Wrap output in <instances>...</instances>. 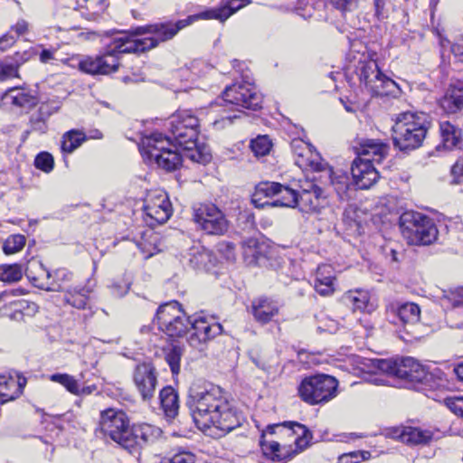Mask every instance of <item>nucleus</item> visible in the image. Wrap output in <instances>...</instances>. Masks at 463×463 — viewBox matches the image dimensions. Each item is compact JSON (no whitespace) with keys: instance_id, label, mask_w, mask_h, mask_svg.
Wrapping results in <instances>:
<instances>
[{"instance_id":"nucleus-1","label":"nucleus","mask_w":463,"mask_h":463,"mask_svg":"<svg viewBox=\"0 0 463 463\" xmlns=\"http://www.w3.org/2000/svg\"><path fill=\"white\" fill-rule=\"evenodd\" d=\"M187 406L196 426L210 435L223 436L241 426V416L222 389L196 380L189 388Z\"/></svg>"},{"instance_id":"nucleus-2","label":"nucleus","mask_w":463,"mask_h":463,"mask_svg":"<svg viewBox=\"0 0 463 463\" xmlns=\"http://www.w3.org/2000/svg\"><path fill=\"white\" fill-rule=\"evenodd\" d=\"M102 51L94 56L83 57L78 64L79 70L91 76H108L118 71L120 55L132 53L123 31L109 30L103 33Z\"/></svg>"},{"instance_id":"nucleus-3","label":"nucleus","mask_w":463,"mask_h":463,"mask_svg":"<svg viewBox=\"0 0 463 463\" xmlns=\"http://www.w3.org/2000/svg\"><path fill=\"white\" fill-rule=\"evenodd\" d=\"M345 74L351 86H364L372 96L396 97L401 93L399 85L382 72L376 61L360 59L348 65Z\"/></svg>"},{"instance_id":"nucleus-4","label":"nucleus","mask_w":463,"mask_h":463,"mask_svg":"<svg viewBox=\"0 0 463 463\" xmlns=\"http://www.w3.org/2000/svg\"><path fill=\"white\" fill-rule=\"evenodd\" d=\"M431 125V118L426 113H400L392 127L394 147L405 153L420 147Z\"/></svg>"},{"instance_id":"nucleus-5","label":"nucleus","mask_w":463,"mask_h":463,"mask_svg":"<svg viewBox=\"0 0 463 463\" xmlns=\"http://www.w3.org/2000/svg\"><path fill=\"white\" fill-rule=\"evenodd\" d=\"M188 24L186 20L175 23H156L145 26H137L133 30L123 31L127 36V43L132 53L145 52L159 43L166 42L175 37L177 33Z\"/></svg>"},{"instance_id":"nucleus-6","label":"nucleus","mask_w":463,"mask_h":463,"mask_svg":"<svg viewBox=\"0 0 463 463\" xmlns=\"http://www.w3.org/2000/svg\"><path fill=\"white\" fill-rule=\"evenodd\" d=\"M364 364L369 372L383 373L397 379L405 380L411 383L428 384L433 376L428 369L412 357H402L396 360L368 359Z\"/></svg>"},{"instance_id":"nucleus-7","label":"nucleus","mask_w":463,"mask_h":463,"mask_svg":"<svg viewBox=\"0 0 463 463\" xmlns=\"http://www.w3.org/2000/svg\"><path fill=\"white\" fill-rule=\"evenodd\" d=\"M162 133H152L142 140L141 153L144 158L165 172L177 170L183 164V156Z\"/></svg>"},{"instance_id":"nucleus-8","label":"nucleus","mask_w":463,"mask_h":463,"mask_svg":"<svg viewBox=\"0 0 463 463\" xmlns=\"http://www.w3.org/2000/svg\"><path fill=\"white\" fill-rule=\"evenodd\" d=\"M278 430L279 432L287 430L289 432V435L296 436L294 442L301 449L308 445L312 438L310 430L305 425L297 421H284L282 423L268 425L263 431L260 442L264 454L270 457L272 460L280 461L291 458V454L288 453L286 447H281L277 441H267L264 439L266 434H274Z\"/></svg>"},{"instance_id":"nucleus-9","label":"nucleus","mask_w":463,"mask_h":463,"mask_svg":"<svg viewBox=\"0 0 463 463\" xmlns=\"http://www.w3.org/2000/svg\"><path fill=\"white\" fill-rule=\"evenodd\" d=\"M399 226L403 238L411 245H430L438 238V229L433 220L418 212L402 213Z\"/></svg>"},{"instance_id":"nucleus-10","label":"nucleus","mask_w":463,"mask_h":463,"mask_svg":"<svg viewBox=\"0 0 463 463\" xmlns=\"http://www.w3.org/2000/svg\"><path fill=\"white\" fill-rule=\"evenodd\" d=\"M165 127L169 136H164L169 138L175 146H187L192 144L195 146V141L199 135V119L190 110H177L172 114Z\"/></svg>"},{"instance_id":"nucleus-11","label":"nucleus","mask_w":463,"mask_h":463,"mask_svg":"<svg viewBox=\"0 0 463 463\" xmlns=\"http://www.w3.org/2000/svg\"><path fill=\"white\" fill-rule=\"evenodd\" d=\"M338 383L335 377L317 374L306 377L298 386L300 398L309 404L327 402L336 395Z\"/></svg>"},{"instance_id":"nucleus-12","label":"nucleus","mask_w":463,"mask_h":463,"mask_svg":"<svg viewBox=\"0 0 463 463\" xmlns=\"http://www.w3.org/2000/svg\"><path fill=\"white\" fill-rule=\"evenodd\" d=\"M194 221L209 235H224L230 222L224 213L213 203H201L194 210Z\"/></svg>"},{"instance_id":"nucleus-13","label":"nucleus","mask_w":463,"mask_h":463,"mask_svg":"<svg viewBox=\"0 0 463 463\" xmlns=\"http://www.w3.org/2000/svg\"><path fill=\"white\" fill-rule=\"evenodd\" d=\"M222 98L225 106L232 105L251 110L261 109L263 99L256 87L249 81L227 86L222 93Z\"/></svg>"},{"instance_id":"nucleus-14","label":"nucleus","mask_w":463,"mask_h":463,"mask_svg":"<svg viewBox=\"0 0 463 463\" xmlns=\"http://www.w3.org/2000/svg\"><path fill=\"white\" fill-rule=\"evenodd\" d=\"M99 426L104 435L109 436L124 448L131 428L129 427V420L123 411L113 409L102 411Z\"/></svg>"},{"instance_id":"nucleus-15","label":"nucleus","mask_w":463,"mask_h":463,"mask_svg":"<svg viewBox=\"0 0 463 463\" xmlns=\"http://www.w3.org/2000/svg\"><path fill=\"white\" fill-rule=\"evenodd\" d=\"M387 327L405 342L420 339L436 330L433 325L423 320H389Z\"/></svg>"},{"instance_id":"nucleus-16","label":"nucleus","mask_w":463,"mask_h":463,"mask_svg":"<svg viewBox=\"0 0 463 463\" xmlns=\"http://www.w3.org/2000/svg\"><path fill=\"white\" fill-rule=\"evenodd\" d=\"M134 383L144 401H150L157 385L156 368L150 363H143L136 366L133 373Z\"/></svg>"},{"instance_id":"nucleus-17","label":"nucleus","mask_w":463,"mask_h":463,"mask_svg":"<svg viewBox=\"0 0 463 463\" xmlns=\"http://www.w3.org/2000/svg\"><path fill=\"white\" fill-rule=\"evenodd\" d=\"M29 281L36 288L47 291H59L61 286L55 281H51L52 274L46 269L42 261L32 258L24 270Z\"/></svg>"},{"instance_id":"nucleus-18","label":"nucleus","mask_w":463,"mask_h":463,"mask_svg":"<svg viewBox=\"0 0 463 463\" xmlns=\"http://www.w3.org/2000/svg\"><path fill=\"white\" fill-rule=\"evenodd\" d=\"M351 173L354 185L358 189H368L376 183L379 173L370 162V159L357 157L353 161Z\"/></svg>"},{"instance_id":"nucleus-19","label":"nucleus","mask_w":463,"mask_h":463,"mask_svg":"<svg viewBox=\"0 0 463 463\" xmlns=\"http://www.w3.org/2000/svg\"><path fill=\"white\" fill-rule=\"evenodd\" d=\"M439 144L437 145V151H451L459 148L463 141L461 128L456 123L447 119H440L439 122Z\"/></svg>"},{"instance_id":"nucleus-20","label":"nucleus","mask_w":463,"mask_h":463,"mask_svg":"<svg viewBox=\"0 0 463 463\" xmlns=\"http://www.w3.org/2000/svg\"><path fill=\"white\" fill-rule=\"evenodd\" d=\"M159 433L160 430L150 424L134 426L130 430L127 443L124 444V449L130 453H134L144 444L151 441L154 437L159 435Z\"/></svg>"},{"instance_id":"nucleus-21","label":"nucleus","mask_w":463,"mask_h":463,"mask_svg":"<svg viewBox=\"0 0 463 463\" xmlns=\"http://www.w3.org/2000/svg\"><path fill=\"white\" fill-rule=\"evenodd\" d=\"M447 114H455L463 109V81H452L439 101Z\"/></svg>"},{"instance_id":"nucleus-22","label":"nucleus","mask_w":463,"mask_h":463,"mask_svg":"<svg viewBox=\"0 0 463 463\" xmlns=\"http://www.w3.org/2000/svg\"><path fill=\"white\" fill-rule=\"evenodd\" d=\"M2 100L6 105L22 110H28L38 103V99L24 88H12L3 95Z\"/></svg>"},{"instance_id":"nucleus-23","label":"nucleus","mask_w":463,"mask_h":463,"mask_svg":"<svg viewBox=\"0 0 463 463\" xmlns=\"http://www.w3.org/2000/svg\"><path fill=\"white\" fill-rule=\"evenodd\" d=\"M359 146H354L358 157L362 156H368L365 159L381 163L382 160L387 156L389 146L380 140L375 139H361L358 142Z\"/></svg>"},{"instance_id":"nucleus-24","label":"nucleus","mask_w":463,"mask_h":463,"mask_svg":"<svg viewBox=\"0 0 463 463\" xmlns=\"http://www.w3.org/2000/svg\"><path fill=\"white\" fill-rule=\"evenodd\" d=\"M56 102H43L38 109L33 112L29 118L31 131L45 134L48 130L47 121L49 118L59 109Z\"/></svg>"},{"instance_id":"nucleus-25","label":"nucleus","mask_w":463,"mask_h":463,"mask_svg":"<svg viewBox=\"0 0 463 463\" xmlns=\"http://www.w3.org/2000/svg\"><path fill=\"white\" fill-rule=\"evenodd\" d=\"M283 303L269 297H260L251 302V310L255 318H269L280 315Z\"/></svg>"},{"instance_id":"nucleus-26","label":"nucleus","mask_w":463,"mask_h":463,"mask_svg":"<svg viewBox=\"0 0 463 463\" xmlns=\"http://www.w3.org/2000/svg\"><path fill=\"white\" fill-rule=\"evenodd\" d=\"M190 324L194 333L191 335L190 340L197 338L199 342H206L222 332V326L215 320L208 323V320H185Z\"/></svg>"},{"instance_id":"nucleus-27","label":"nucleus","mask_w":463,"mask_h":463,"mask_svg":"<svg viewBox=\"0 0 463 463\" xmlns=\"http://www.w3.org/2000/svg\"><path fill=\"white\" fill-rule=\"evenodd\" d=\"M342 299L354 312L360 311L362 314H371L375 308L373 303L370 302L369 293L365 290H349L345 293Z\"/></svg>"},{"instance_id":"nucleus-28","label":"nucleus","mask_w":463,"mask_h":463,"mask_svg":"<svg viewBox=\"0 0 463 463\" xmlns=\"http://www.w3.org/2000/svg\"><path fill=\"white\" fill-rule=\"evenodd\" d=\"M397 437L408 445L428 444L433 439V432L412 426H403L396 430Z\"/></svg>"},{"instance_id":"nucleus-29","label":"nucleus","mask_w":463,"mask_h":463,"mask_svg":"<svg viewBox=\"0 0 463 463\" xmlns=\"http://www.w3.org/2000/svg\"><path fill=\"white\" fill-rule=\"evenodd\" d=\"M26 381L12 375H0V404L15 400L22 393Z\"/></svg>"},{"instance_id":"nucleus-30","label":"nucleus","mask_w":463,"mask_h":463,"mask_svg":"<svg viewBox=\"0 0 463 463\" xmlns=\"http://www.w3.org/2000/svg\"><path fill=\"white\" fill-rule=\"evenodd\" d=\"M50 380L61 384L69 392L78 396L90 395L97 390L95 384L81 386L79 379L67 373H53Z\"/></svg>"},{"instance_id":"nucleus-31","label":"nucleus","mask_w":463,"mask_h":463,"mask_svg":"<svg viewBox=\"0 0 463 463\" xmlns=\"http://www.w3.org/2000/svg\"><path fill=\"white\" fill-rule=\"evenodd\" d=\"M281 188L282 184L277 182H260L255 187V192L252 194L251 202L257 208L270 206L271 202L268 200L261 202L262 199L278 196L279 191H281Z\"/></svg>"},{"instance_id":"nucleus-32","label":"nucleus","mask_w":463,"mask_h":463,"mask_svg":"<svg viewBox=\"0 0 463 463\" xmlns=\"http://www.w3.org/2000/svg\"><path fill=\"white\" fill-rule=\"evenodd\" d=\"M323 190L316 185L311 184V188L304 189L301 194L298 193V205L302 212L318 213L320 209V198Z\"/></svg>"},{"instance_id":"nucleus-33","label":"nucleus","mask_w":463,"mask_h":463,"mask_svg":"<svg viewBox=\"0 0 463 463\" xmlns=\"http://www.w3.org/2000/svg\"><path fill=\"white\" fill-rule=\"evenodd\" d=\"M247 0H230L217 8L206 10L201 14L204 19L227 20L232 14L247 5Z\"/></svg>"},{"instance_id":"nucleus-34","label":"nucleus","mask_w":463,"mask_h":463,"mask_svg":"<svg viewBox=\"0 0 463 463\" xmlns=\"http://www.w3.org/2000/svg\"><path fill=\"white\" fill-rule=\"evenodd\" d=\"M161 407L165 417L173 420L178 414L179 400L175 390L171 386L164 387L159 393Z\"/></svg>"},{"instance_id":"nucleus-35","label":"nucleus","mask_w":463,"mask_h":463,"mask_svg":"<svg viewBox=\"0 0 463 463\" xmlns=\"http://www.w3.org/2000/svg\"><path fill=\"white\" fill-rule=\"evenodd\" d=\"M326 174L328 175L330 184L335 191L339 200H349L351 198L349 195L351 183L348 175L342 171L335 172L332 170V168H328L326 170Z\"/></svg>"},{"instance_id":"nucleus-36","label":"nucleus","mask_w":463,"mask_h":463,"mask_svg":"<svg viewBox=\"0 0 463 463\" xmlns=\"http://www.w3.org/2000/svg\"><path fill=\"white\" fill-rule=\"evenodd\" d=\"M144 212L156 223H165L172 215L170 202L166 199L160 200L158 203H147L144 206Z\"/></svg>"},{"instance_id":"nucleus-37","label":"nucleus","mask_w":463,"mask_h":463,"mask_svg":"<svg viewBox=\"0 0 463 463\" xmlns=\"http://www.w3.org/2000/svg\"><path fill=\"white\" fill-rule=\"evenodd\" d=\"M197 141L198 139L195 141V146L187 144V146H181L179 147L183 150V159L185 157L193 162L205 165L211 161L212 156L206 147L200 146Z\"/></svg>"},{"instance_id":"nucleus-38","label":"nucleus","mask_w":463,"mask_h":463,"mask_svg":"<svg viewBox=\"0 0 463 463\" xmlns=\"http://www.w3.org/2000/svg\"><path fill=\"white\" fill-rule=\"evenodd\" d=\"M387 309L391 310L392 315L397 316L398 318L419 317L420 315V308L414 302L391 303Z\"/></svg>"},{"instance_id":"nucleus-39","label":"nucleus","mask_w":463,"mask_h":463,"mask_svg":"<svg viewBox=\"0 0 463 463\" xmlns=\"http://www.w3.org/2000/svg\"><path fill=\"white\" fill-rule=\"evenodd\" d=\"M184 354V347L178 345H172L164 349L165 360L170 367L173 375L180 373L181 359Z\"/></svg>"},{"instance_id":"nucleus-40","label":"nucleus","mask_w":463,"mask_h":463,"mask_svg":"<svg viewBox=\"0 0 463 463\" xmlns=\"http://www.w3.org/2000/svg\"><path fill=\"white\" fill-rule=\"evenodd\" d=\"M271 207L283 206L295 208L298 206V192L295 189L282 184L281 191L278 194V198L271 202Z\"/></svg>"},{"instance_id":"nucleus-41","label":"nucleus","mask_w":463,"mask_h":463,"mask_svg":"<svg viewBox=\"0 0 463 463\" xmlns=\"http://www.w3.org/2000/svg\"><path fill=\"white\" fill-rule=\"evenodd\" d=\"M86 140V135L80 130L71 129L62 136L61 144V151L71 154Z\"/></svg>"},{"instance_id":"nucleus-42","label":"nucleus","mask_w":463,"mask_h":463,"mask_svg":"<svg viewBox=\"0 0 463 463\" xmlns=\"http://www.w3.org/2000/svg\"><path fill=\"white\" fill-rule=\"evenodd\" d=\"M182 316H186V318H191L190 316L185 314L182 305L177 300H171L158 307L155 318H160L161 317L182 318Z\"/></svg>"},{"instance_id":"nucleus-43","label":"nucleus","mask_w":463,"mask_h":463,"mask_svg":"<svg viewBox=\"0 0 463 463\" xmlns=\"http://www.w3.org/2000/svg\"><path fill=\"white\" fill-rule=\"evenodd\" d=\"M159 327L162 328L165 334L171 337L183 336L190 324L185 320H159Z\"/></svg>"},{"instance_id":"nucleus-44","label":"nucleus","mask_w":463,"mask_h":463,"mask_svg":"<svg viewBox=\"0 0 463 463\" xmlns=\"http://www.w3.org/2000/svg\"><path fill=\"white\" fill-rule=\"evenodd\" d=\"M23 277V269L19 264H4L0 266V280L6 283H14Z\"/></svg>"},{"instance_id":"nucleus-45","label":"nucleus","mask_w":463,"mask_h":463,"mask_svg":"<svg viewBox=\"0 0 463 463\" xmlns=\"http://www.w3.org/2000/svg\"><path fill=\"white\" fill-rule=\"evenodd\" d=\"M190 263L195 269H204L211 262L212 252L204 248L192 249L190 252Z\"/></svg>"},{"instance_id":"nucleus-46","label":"nucleus","mask_w":463,"mask_h":463,"mask_svg":"<svg viewBox=\"0 0 463 463\" xmlns=\"http://www.w3.org/2000/svg\"><path fill=\"white\" fill-rule=\"evenodd\" d=\"M241 114H243V112L238 109H230V110L223 109L220 118L213 122V126L217 130L222 129L232 125L235 119L240 118Z\"/></svg>"},{"instance_id":"nucleus-47","label":"nucleus","mask_w":463,"mask_h":463,"mask_svg":"<svg viewBox=\"0 0 463 463\" xmlns=\"http://www.w3.org/2000/svg\"><path fill=\"white\" fill-rule=\"evenodd\" d=\"M25 236L22 234L10 235L4 242L3 250L6 255L20 251L25 245Z\"/></svg>"},{"instance_id":"nucleus-48","label":"nucleus","mask_w":463,"mask_h":463,"mask_svg":"<svg viewBox=\"0 0 463 463\" xmlns=\"http://www.w3.org/2000/svg\"><path fill=\"white\" fill-rule=\"evenodd\" d=\"M272 146L268 136H259L250 142V148L256 156H263L269 153Z\"/></svg>"},{"instance_id":"nucleus-49","label":"nucleus","mask_w":463,"mask_h":463,"mask_svg":"<svg viewBox=\"0 0 463 463\" xmlns=\"http://www.w3.org/2000/svg\"><path fill=\"white\" fill-rule=\"evenodd\" d=\"M88 20H96L106 9V0H85Z\"/></svg>"},{"instance_id":"nucleus-50","label":"nucleus","mask_w":463,"mask_h":463,"mask_svg":"<svg viewBox=\"0 0 463 463\" xmlns=\"http://www.w3.org/2000/svg\"><path fill=\"white\" fill-rule=\"evenodd\" d=\"M34 166L45 173H50L54 167L53 156L48 152L39 153L34 159Z\"/></svg>"},{"instance_id":"nucleus-51","label":"nucleus","mask_w":463,"mask_h":463,"mask_svg":"<svg viewBox=\"0 0 463 463\" xmlns=\"http://www.w3.org/2000/svg\"><path fill=\"white\" fill-rule=\"evenodd\" d=\"M217 252L227 261H234L236 259L235 244L232 241H222L216 246Z\"/></svg>"},{"instance_id":"nucleus-52","label":"nucleus","mask_w":463,"mask_h":463,"mask_svg":"<svg viewBox=\"0 0 463 463\" xmlns=\"http://www.w3.org/2000/svg\"><path fill=\"white\" fill-rule=\"evenodd\" d=\"M66 302L71 306L78 308L83 309L87 304V296L85 294V289L81 288L80 291H75L74 293H69L66 296Z\"/></svg>"},{"instance_id":"nucleus-53","label":"nucleus","mask_w":463,"mask_h":463,"mask_svg":"<svg viewBox=\"0 0 463 463\" xmlns=\"http://www.w3.org/2000/svg\"><path fill=\"white\" fill-rule=\"evenodd\" d=\"M450 184L461 186L463 189V157L458 158L450 169Z\"/></svg>"},{"instance_id":"nucleus-54","label":"nucleus","mask_w":463,"mask_h":463,"mask_svg":"<svg viewBox=\"0 0 463 463\" xmlns=\"http://www.w3.org/2000/svg\"><path fill=\"white\" fill-rule=\"evenodd\" d=\"M335 278L333 275V269L330 265H321L317 268L315 282L335 283Z\"/></svg>"},{"instance_id":"nucleus-55","label":"nucleus","mask_w":463,"mask_h":463,"mask_svg":"<svg viewBox=\"0 0 463 463\" xmlns=\"http://www.w3.org/2000/svg\"><path fill=\"white\" fill-rule=\"evenodd\" d=\"M370 453L368 451H353L343 454L338 458V463H360L368 458Z\"/></svg>"},{"instance_id":"nucleus-56","label":"nucleus","mask_w":463,"mask_h":463,"mask_svg":"<svg viewBox=\"0 0 463 463\" xmlns=\"http://www.w3.org/2000/svg\"><path fill=\"white\" fill-rule=\"evenodd\" d=\"M331 5L345 15L348 12L354 11L360 0H329Z\"/></svg>"},{"instance_id":"nucleus-57","label":"nucleus","mask_w":463,"mask_h":463,"mask_svg":"<svg viewBox=\"0 0 463 463\" xmlns=\"http://www.w3.org/2000/svg\"><path fill=\"white\" fill-rule=\"evenodd\" d=\"M0 64L3 69L2 75L4 80L18 76L19 68L13 60H10V58L5 60L4 61H0Z\"/></svg>"},{"instance_id":"nucleus-58","label":"nucleus","mask_w":463,"mask_h":463,"mask_svg":"<svg viewBox=\"0 0 463 463\" xmlns=\"http://www.w3.org/2000/svg\"><path fill=\"white\" fill-rule=\"evenodd\" d=\"M130 284L127 282H113L109 287V289L110 291V294L115 298H122L124 297L129 290Z\"/></svg>"},{"instance_id":"nucleus-59","label":"nucleus","mask_w":463,"mask_h":463,"mask_svg":"<svg viewBox=\"0 0 463 463\" xmlns=\"http://www.w3.org/2000/svg\"><path fill=\"white\" fill-rule=\"evenodd\" d=\"M195 458L192 453L180 452L174 455L171 458L164 459L160 463H194Z\"/></svg>"},{"instance_id":"nucleus-60","label":"nucleus","mask_w":463,"mask_h":463,"mask_svg":"<svg viewBox=\"0 0 463 463\" xmlns=\"http://www.w3.org/2000/svg\"><path fill=\"white\" fill-rule=\"evenodd\" d=\"M35 52L33 49L24 52H17L12 57H10V60H13L19 68L21 65L31 60Z\"/></svg>"},{"instance_id":"nucleus-61","label":"nucleus","mask_w":463,"mask_h":463,"mask_svg":"<svg viewBox=\"0 0 463 463\" xmlns=\"http://www.w3.org/2000/svg\"><path fill=\"white\" fill-rule=\"evenodd\" d=\"M322 322L323 324L319 325L317 329L319 334H335L338 331L337 320H322Z\"/></svg>"},{"instance_id":"nucleus-62","label":"nucleus","mask_w":463,"mask_h":463,"mask_svg":"<svg viewBox=\"0 0 463 463\" xmlns=\"http://www.w3.org/2000/svg\"><path fill=\"white\" fill-rule=\"evenodd\" d=\"M314 288L316 291L324 297L330 296L335 291V283L315 282Z\"/></svg>"},{"instance_id":"nucleus-63","label":"nucleus","mask_w":463,"mask_h":463,"mask_svg":"<svg viewBox=\"0 0 463 463\" xmlns=\"http://www.w3.org/2000/svg\"><path fill=\"white\" fill-rule=\"evenodd\" d=\"M52 277H53V279L52 281H55L57 284H59L61 286V288L59 290H61L62 288L59 281L71 280L72 274L65 269H59L54 271Z\"/></svg>"},{"instance_id":"nucleus-64","label":"nucleus","mask_w":463,"mask_h":463,"mask_svg":"<svg viewBox=\"0 0 463 463\" xmlns=\"http://www.w3.org/2000/svg\"><path fill=\"white\" fill-rule=\"evenodd\" d=\"M11 32H14L16 36L15 37H19L21 35H24L27 33L28 31V23L24 20V19H20L17 21V23L14 25L11 26Z\"/></svg>"}]
</instances>
